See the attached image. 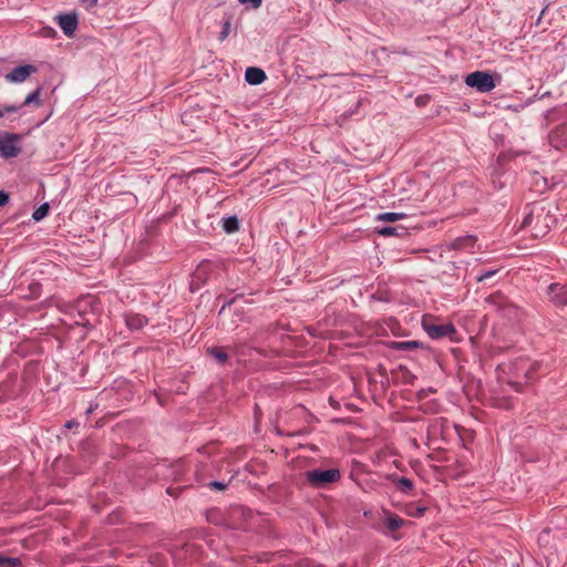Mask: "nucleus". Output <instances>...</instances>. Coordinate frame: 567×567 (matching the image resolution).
Returning a JSON list of instances; mask_svg holds the SVG:
<instances>
[{
	"label": "nucleus",
	"instance_id": "nucleus-4",
	"mask_svg": "<svg viewBox=\"0 0 567 567\" xmlns=\"http://www.w3.org/2000/svg\"><path fill=\"white\" fill-rule=\"evenodd\" d=\"M465 84L470 87H475L481 93L491 92L496 86L493 75L485 71H475L467 74Z\"/></svg>",
	"mask_w": 567,
	"mask_h": 567
},
{
	"label": "nucleus",
	"instance_id": "nucleus-24",
	"mask_svg": "<svg viewBox=\"0 0 567 567\" xmlns=\"http://www.w3.org/2000/svg\"><path fill=\"white\" fill-rule=\"evenodd\" d=\"M40 93H41V87H38V89H37V90H34L33 92H31V93L27 96V99H25V101H24L23 105H29V104H31V103H35L37 105H41V101H40Z\"/></svg>",
	"mask_w": 567,
	"mask_h": 567
},
{
	"label": "nucleus",
	"instance_id": "nucleus-35",
	"mask_svg": "<svg viewBox=\"0 0 567 567\" xmlns=\"http://www.w3.org/2000/svg\"><path fill=\"white\" fill-rule=\"evenodd\" d=\"M217 514L216 512H210L207 516L208 520L212 522V523H215V524H220L219 520L216 519V517H214V515Z\"/></svg>",
	"mask_w": 567,
	"mask_h": 567
},
{
	"label": "nucleus",
	"instance_id": "nucleus-32",
	"mask_svg": "<svg viewBox=\"0 0 567 567\" xmlns=\"http://www.w3.org/2000/svg\"><path fill=\"white\" fill-rule=\"evenodd\" d=\"M241 3H251L255 9L261 6L262 0H239Z\"/></svg>",
	"mask_w": 567,
	"mask_h": 567
},
{
	"label": "nucleus",
	"instance_id": "nucleus-30",
	"mask_svg": "<svg viewBox=\"0 0 567 567\" xmlns=\"http://www.w3.org/2000/svg\"><path fill=\"white\" fill-rule=\"evenodd\" d=\"M20 109V106L9 105L4 106L3 110L0 109V118L3 117L4 113H13L17 112Z\"/></svg>",
	"mask_w": 567,
	"mask_h": 567
},
{
	"label": "nucleus",
	"instance_id": "nucleus-22",
	"mask_svg": "<svg viewBox=\"0 0 567 567\" xmlns=\"http://www.w3.org/2000/svg\"><path fill=\"white\" fill-rule=\"evenodd\" d=\"M49 213V204L48 203H44L42 205H40L32 214V218L35 220V221H39L41 219H43Z\"/></svg>",
	"mask_w": 567,
	"mask_h": 567
},
{
	"label": "nucleus",
	"instance_id": "nucleus-25",
	"mask_svg": "<svg viewBox=\"0 0 567 567\" xmlns=\"http://www.w3.org/2000/svg\"><path fill=\"white\" fill-rule=\"evenodd\" d=\"M230 27H231V22H230V19L228 18L224 24H223V29L219 33V41H224L226 40V38L229 35L230 33Z\"/></svg>",
	"mask_w": 567,
	"mask_h": 567
},
{
	"label": "nucleus",
	"instance_id": "nucleus-9",
	"mask_svg": "<svg viewBox=\"0 0 567 567\" xmlns=\"http://www.w3.org/2000/svg\"><path fill=\"white\" fill-rule=\"evenodd\" d=\"M476 237L472 235L462 236L452 240L446 247L450 250H462L473 252Z\"/></svg>",
	"mask_w": 567,
	"mask_h": 567
},
{
	"label": "nucleus",
	"instance_id": "nucleus-13",
	"mask_svg": "<svg viewBox=\"0 0 567 567\" xmlns=\"http://www.w3.org/2000/svg\"><path fill=\"white\" fill-rule=\"evenodd\" d=\"M215 268L214 264L208 261V260H204L202 261L197 269L194 271V279L196 280H200V281H206L207 279V276L209 275L210 271H213V269Z\"/></svg>",
	"mask_w": 567,
	"mask_h": 567
},
{
	"label": "nucleus",
	"instance_id": "nucleus-38",
	"mask_svg": "<svg viewBox=\"0 0 567 567\" xmlns=\"http://www.w3.org/2000/svg\"><path fill=\"white\" fill-rule=\"evenodd\" d=\"M336 1H337V2H339V3H341V2H343L344 0H336Z\"/></svg>",
	"mask_w": 567,
	"mask_h": 567
},
{
	"label": "nucleus",
	"instance_id": "nucleus-8",
	"mask_svg": "<svg viewBox=\"0 0 567 567\" xmlns=\"http://www.w3.org/2000/svg\"><path fill=\"white\" fill-rule=\"evenodd\" d=\"M549 301L555 307L567 306V285L551 284L548 287Z\"/></svg>",
	"mask_w": 567,
	"mask_h": 567
},
{
	"label": "nucleus",
	"instance_id": "nucleus-3",
	"mask_svg": "<svg viewBox=\"0 0 567 567\" xmlns=\"http://www.w3.org/2000/svg\"><path fill=\"white\" fill-rule=\"evenodd\" d=\"M307 482L315 488H321L330 483L338 482L341 477L337 468L312 470L305 473Z\"/></svg>",
	"mask_w": 567,
	"mask_h": 567
},
{
	"label": "nucleus",
	"instance_id": "nucleus-34",
	"mask_svg": "<svg viewBox=\"0 0 567 567\" xmlns=\"http://www.w3.org/2000/svg\"><path fill=\"white\" fill-rule=\"evenodd\" d=\"M508 384L516 391L522 392L523 391V384L518 382H508Z\"/></svg>",
	"mask_w": 567,
	"mask_h": 567
},
{
	"label": "nucleus",
	"instance_id": "nucleus-37",
	"mask_svg": "<svg viewBox=\"0 0 567 567\" xmlns=\"http://www.w3.org/2000/svg\"><path fill=\"white\" fill-rule=\"evenodd\" d=\"M73 426H78V422L75 421H68L65 424V427L71 429Z\"/></svg>",
	"mask_w": 567,
	"mask_h": 567
},
{
	"label": "nucleus",
	"instance_id": "nucleus-26",
	"mask_svg": "<svg viewBox=\"0 0 567 567\" xmlns=\"http://www.w3.org/2000/svg\"><path fill=\"white\" fill-rule=\"evenodd\" d=\"M426 512V507H421V506H411V508L409 509V515L410 516H414V517H422L424 515V513Z\"/></svg>",
	"mask_w": 567,
	"mask_h": 567
},
{
	"label": "nucleus",
	"instance_id": "nucleus-21",
	"mask_svg": "<svg viewBox=\"0 0 567 567\" xmlns=\"http://www.w3.org/2000/svg\"><path fill=\"white\" fill-rule=\"evenodd\" d=\"M403 524H404V520L402 518H400L399 516H391L385 522V526L390 530H396V529L401 528L403 526Z\"/></svg>",
	"mask_w": 567,
	"mask_h": 567
},
{
	"label": "nucleus",
	"instance_id": "nucleus-18",
	"mask_svg": "<svg viewBox=\"0 0 567 567\" xmlns=\"http://www.w3.org/2000/svg\"><path fill=\"white\" fill-rule=\"evenodd\" d=\"M207 352L220 363H225L228 359V354L217 347L208 348Z\"/></svg>",
	"mask_w": 567,
	"mask_h": 567
},
{
	"label": "nucleus",
	"instance_id": "nucleus-12",
	"mask_svg": "<svg viewBox=\"0 0 567 567\" xmlns=\"http://www.w3.org/2000/svg\"><path fill=\"white\" fill-rule=\"evenodd\" d=\"M266 78L264 70L256 66H250L245 72V79L251 85L261 84Z\"/></svg>",
	"mask_w": 567,
	"mask_h": 567
},
{
	"label": "nucleus",
	"instance_id": "nucleus-10",
	"mask_svg": "<svg viewBox=\"0 0 567 567\" xmlns=\"http://www.w3.org/2000/svg\"><path fill=\"white\" fill-rule=\"evenodd\" d=\"M34 71H35V68L33 65H30V64L16 66L11 72H9L6 75V79L9 82H23Z\"/></svg>",
	"mask_w": 567,
	"mask_h": 567
},
{
	"label": "nucleus",
	"instance_id": "nucleus-36",
	"mask_svg": "<svg viewBox=\"0 0 567 567\" xmlns=\"http://www.w3.org/2000/svg\"><path fill=\"white\" fill-rule=\"evenodd\" d=\"M89 8L96 6L97 0H82Z\"/></svg>",
	"mask_w": 567,
	"mask_h": 567
},
{
	"label": "nucleus",
	"instance_id": "nucleus-27",
	"mask_svg": "<svg viewBox=\"0 0 567 567\" xmlns=\"http://www.w3.org/2000/svg\"><path fill=\"white\" fill-rule=\"evenodd\" d=\"M40 34L43 38H55L56 31L52 27H43L40 29Z\"/></svg>",
	"mask_w": 567,
	"mask_h": 567
},
{
	"label": "nucleus",
	"instance_id": "nucleus-1",
	"mask_svg": "<svg viewBox=\"0 0 567 567\" xmlns=\"http://www.w3.org/2000/svg\"><path fill=\"white\" fill-rule=\"evenodd\" d=\"M548 221L553 223L554 218L549 215L548 212H545L544 208H534L522 221V227L533 228V235L539 236L546 234L549 228Z\"/></svg>",
	"mask_w": 567,
	"mask_h": 567
},
{
	"label": "nucleus",
	"instance_id": "nucleus-11",
	"mask_svg": "<svg viewBox=\"0 0 567 567\" xmlns=\"http://www.w3.org/2000/svg\"><path fill=\"white\" fill-rule=\"evenodd\" d=\"M550 142L556 148L567 146V121L551 132Z\"/></svg>",
	"mask_w": 567,
	"mask_h": 567
},
{
	"label": "nucleus",
	"instance_id": "nucleus-28",
	"mask_svg": "<svg viewBox=\"0 0 567 567\" xmlns=\"http://www.w3.org/2000/svg\"><path fill=\"white\" fill-rule=\"evenodd\" d=\"M378 233L382 236H393V235H398V228L392 227V226H386V227L380 228L378 230Z\"/></svg>",
	"mask_w": 567,
	"mask_h": 567
},
{
	"label": "nucleus",
	"instance_id": "nucleus-23",
	"mask_svg": "<svg viewBox=\"0 0 567 567\" xmlns=\"http://www.w3.org/2000/svg\"><path fill=\"white\" fill-rule=\"evenodd\" d=\"M21 565V560L14 557H6L0 554V567H17Z\"/></svg>",
	"mask_w": 567,
	"mask_h": 567
},
{
	"label": "nucleus",
	"instance_id": "nucleus-16",
	"mask_svg": "<svg viewBox=\"0 0 567 567\" xmlns=\"http://www.w3.org/2000/svg\"><path fill=\"white\" fill-rule=\"evenodd\" d=\"M223 228L226 233L231 234L239 229V220L236 216H230L223 219Z\"/></svg>",
	"mask_w": 567,
	"mask_h": 567
},
{
	"label": "nucleus",
	"instance_id": "nucleus-2",
	"mask_svg": "<svg viewBox=\"0 0 567 567\" xmlns=\"http://www.w3.org/2000/svg\"><path fill=\"white\" fill-rule=\"evenodd\" d=\"M486 305L491 310L502 315L506 318H514L517 316V307L504 293L497 291L489 295L485 299Z\"/></svg>",
	"mask_w": 567,
	"mask_h": 567
},
{
	"label": "nucleus",
	"instance_id": "nucleus-17",
	"mask_svg": "<svg viewBox=\"0 0 567 567\" xmlns=\"http://www.w3.org/2000/svg\"><path fill=\"white\" fill-rule=\"evenodd\" d=\"M395 485L402 493H409L413 489V482L406 477H399L395 480Z\"/></svg>",
	"mask_w": 567,
	"mask_h": 567
},
{
	"label": "nucleus",
	"instance_id": "nucleus-33",
	"mask_svg": "<svg viewBox=\"0 0 567 567\" xmlns=\"http://www.w3.org/2000/svg\"><path fill=\"white\" fill-rule=\"evenodd\" d=\"M495 274V271H487L485 274H482L477 277V281L481 282L487 278H489L491 276H493Z\"/></svg>",
	"mask_w": 567,
	"mask_h": 567
},
{
	"label": "nucleus",
	"instance_id": "nucleus-29",
	"mask_svg": "<svg viewBox=\"0 0 567 567\" xmlns=\"http://www.w3.org/2000/svg\"><path fill=\"white\" fill-rule=\"evenodd\" d=\"M208 485H209V487L217 489V491H223L227 487L226 483L219 482V481H213Z\"/></svg>",
	"mask_w": 567,
	"mask_h": 567
},
{
	"label": "nucleus",
	"instance_id": "nucleus-5",
	"mask_svg": "<svg viewBox=\"0 0 567 567\" xmlns=\"http://www.w3.org/2000/svg\"><path fill=\"white\" fill-rule=\"evenodd\" d=\"M19 136L16 134L0 133V156L12 158L20 154L21 148L18 145Z\"/></svg>",
	"mask_w": 567,
	"mask_h": 567
},
{
	"label": "nucleus",
	"instance_id": "nucleus-31",
	"mask_svg": "<svg viewBox=\"0 0 567 567\" xmlns=\"http://www.w3.org/2000/svg\"><path fill=\"white\" fill-rule=\"evenodd\" d=\"M9 202V194L4 190H0V207L4 206Z\"/></svg>",
	"mask_w": 567,
	"mask_h": 567
},
{
	"label": "nucleus",
	"instance_id": "nucleus-15",
	"mask_svg": "<svg viewBox=\"0 0 567 567\" xmlns=\"http://www.w3.org/2000/svg\"><path fill=\"white\" fill-rule=\"evenodd\" d=\"M492 404L493 406L502 410H511L514 405L511 398L499 395L492 398Z\"/></svg>",
	"mask_w": 567,
	"mask_h": 567
},
{
	"label": "nucleus",
	"instance_id": "nucleus-19",
	"mask_svg": "<svg viewBox=\"0 0 567 567\" xmlns=\"http://www.w3.org/2000/svg\"><path fill=\"white\" fill-rule=\"evenodd\" d=\"M404 217H405V215L401 214V213H383V214H379L377 219L378 220H383V221H389V223H394V221L400 220V219H402Z\"/></svg>",
	"mask_w": 567,
	"mask_h": 567
},
{
	"label": "nucleus",
	"instance_id": "nucleus-20",
	"mask_svg": "<svg viewBox=\"0 0 567 567\" xmlns=\"http://www.w3.org/2000/svg\"><path fill=\"white\" fill-rule=\"evenodd\" d=\"M393 348L396 349V350L408 351V350H412V349L419 348V342H416V341H399V342H393Z\"/></svg>",
	"mask_w": 567,
	"mask_h": 567
},
{
	"label": "nucleus",
	"instance_id": "nucleus-7",
	"mask_svg": "<svg viewBox=\"0 0 567 567\" xmlns=\"http://www.w3.org/2000/svg\"><path fill=\"white\" fill-rule=\"evenodd\" d=\"M55 21L66 37L72 38L74 35L79 24L75 12L58 14Z\"/></svg>",
	"mask_w": 567,
	"mask_h": 567
},
{
	"label": "nucleus",
	"instance_id": "nucleus-14",
	"mask_svg": "<svg viewBox=\"0 0 567 567\" xmlns=\"http://www.w3.org/2000/svg\"><path fill=\"white\" fill-rule=\"evenodd\" d=\"M147 324V318L143 315L133 313L126 316V326L131 330H140Z\"/></svg>",
	"mask_w": 567,
	"mask_h": 567
},
{
	"label": "nucleus",
	"instance_id": "nucleus-6",
	"mask_svg": "<svg viewBox=\"0 0 567 567\" xmlns=\"http://www.w3.org/2000/svg\"><path fill=\"white\" fill-rule=\"evenodd\" d=\"M423 329L432 339H441L444 337H452L456 330L452 323L435 324L430 322L426 318L422 321Z\"/></svg>",
	"mask_w": 567,
	"mask_h": 567
}]
</instances>
